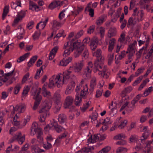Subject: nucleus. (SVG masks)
Segmentation results:
<instances>
[{"mask_svg":"<svg viewBox=\"0 0 153 153\" xmlns=\"http://www.w3.org/2000/svg\"><path fill=\"white\" fill-rule=\"evenodd\" d=\"M84 44L81 42L80 40H77L74 42L73 43V45L71 46L67 49L66 50L64 51L63 54L64 57H67L70 55V52L73 51L74 49L75 50L74 56L75 57H77L79 56L81 53V51L83 50Z\"/></svg>","mask_w":153,"mask_h":153,"instance_id":"nucleus-1","label":"nucleus"},{"mask_svg":"<svg viewBox=\"0 0 153 153\" xmlns=\"http://www.w3.org/2000/svg\"><path fill=\"white\" fill-rule=\"evenodd\" d=\"M30 130L31 134L33 136L37 133V141L40 143L42 142L43 141L42 129L38 127V124L36 122L32 124Z\"/></svg>","mask_w":153,"mask_h":153,"instance_id":"nucleus-2","label":"nucleus"},{"mask_svg":"<svg viewBox=\"0 0 153 153\" xmlns=\"http://www.w3.org/2000/svg\"><path fill=\"white\" fill-rule=\"evenodd\" d=\"M41 90V88H39L38 89L35 90L34 92L32 93L33 98L35 100L33 106L32 108L33 110H35L37 109L42 100V97L40 95Z\"/></svg>","mask_w":153,"mask_h":153,"instance_id":"nucleus-3","label":"nucleus"},{"mask_svg":"<svg viewBox=\"0 0 153 153\" xmlns=\"http://www.w3.org/2000/svg\"><path fill=\"white\" fill-rule=\"evenodd\" d=\"M51 108V105H49L48 104H46L39 111V113L41 114L40 115V117L39 119V121L40 122H44L46 117L48 116L49 115V114L48 110Z\"/></svg>","mask_w":153,"mask_h":153,"instance_id":"nucleus-4","label":"nucleus"},{"mask_svg":"<svg viewBox=\"0 0 153 153\" xmlns=\"http://www.w3.org/2000/svg\"><path fill=\"white\" fill-rule=\"evenodd\" d=\"M61 80L59 75H57L56 76L53 75L49 79V83L48 84V87L51 88H52L54 86V84H56V85L57 86L58 88H59L61 86Z\"/></svg>","mask_w":153,"mask_h":153,"instance_id":"nucleus-5","label":"nucleus"},{"mask_svg":"<svg viewBox=\"0 0 153 153\" xmlns=\"http://www.w3.org/2000/svg\"><path fill=\"white\" fill-rule=\"evenodd\" d=\"M61 80L59 75H57L56 76L53 75L49 79V83L48 84V87L51 88H52L54 86V84H56V85L57 86L58 88H59L61 86Z\"/></svg>","mask_w":153,"mask_h":153,"instance_id":"nucleus-6","label":"nucleus"},{"mask_svg":"<svg viewBox=\"0 0 153 153\" xmlns=\"http://www.w3.org/2000/svg\"><path fill=\"white\" fill-rule=\"evenodd\" d=\"M142 96V95L141 94H138L136 97H135L131 101V104L129 105L128 106V109H126V111L129 113L132 111L133 109L135 108V104L137 102L138 100L140 99Z\"/></svg>","mask_w":153,"mask_h":153,"instance_id":"nucleus-7","label":"nucleus"},{"mask_svg":"<svg viewBox=\"0 0 153 153\" xmlns=\"http://www.w3.org/2000/svg\"><path fill=\"white\" fill-rule=\"evenodd\" d=\"M52 126L54 127L55 129L58 133H60L62 131L63 129H65L61 126L58 125L56 122H54L52 123L51 124L47 125L45 127V129H50Z\"/></svg>","mask_w":153,"mask_h":153,"instance_id":"nucleus-8","label":"nucleus"},{"mask_svg":"<svg viewBox=\"0 0 153 153\" xmlns=\"http://www.w3.org/2000/svg\"><path fill=\"white\" fill-rule=\"evenodd\" d=\"M73 76V77H75L74 75L71 74V71H65L63 73V84H66L68 82L69 79L71 77V76Z\"/></svg>","mask_w":153,"mask_h":153,"instance_id":"nucleus-9","label":"nucleus"},{"mask_svg":"<svg viewBox=\"0 0 153 153\" xmlns=\"http://www.w3.org/2000/svg\"><path fill=\"white\" fill-rule=\"evenodd\" d=\"M84 65V62L83 61H82L76 63L72 68L75 72L78 73L81 71Z\"/></svg>","mask_w":153,"mask_h":153,"instance_id":"nucleus-10","label":"nucleus"},{"mask_svg":"<svg viewBox=\"0 0 153 153\" xmlns=\"http://www.w3.org/2000/svg\"><path fill=\"white\" fill-rule=\"evenodd\" d=\"M68 132L66 131H65L62 134H60L58 136V138L56 140L55 142H53V143L54 145L56 146L59 145L62 139L65 138L67 136Z\"/></svg>","mask_w":153,"mask_h":153,"instance_id":"nucleus-11","label":"nucleus"},{"mask_svg":"<svg viewBox=\"0 0 153 153\" xmlns=\"http://www.w3.org/2000/svg\"><path fill=\"white\" fill-rule=\"evenodd\" d=\"M16 141H18L19 143L20 144H22L25 140V135H22V133L21 132H18L15 135Z\"/></svg>","mask_w":153,"mask_h":153,"instance_id":"nucleus-12","label":"nucleus"},{"mask_svg":"<svg viewBox=\"0 0 153 153\" xmlns=\"http://www.w3.org/2000/svg\"><path fill=\"white\" fill-rule=\"evenodd\" d=\"M74 101V99L71 96L67 97L64 102V107L66 108L71 106Z\"/></svg>","mask_w":153,"mask_h":153,"instance_id":"nucleus-13","label":"nucleus"},{"mask_svg":"<svg viewBox=\"0 0 153 153\" xmlns=\"http://www.w3.org/2000/svg\"><path fill=\"white\" fill-rule=\"evenodd\" d=\"M47 144H43V146L44 148L46 149H49L52 148V145L51 143L53 140V139L51 135L47 137L46 138Z\"/></svg>","mask_w":153,"mask_h":153,"instance_id":"nucleus-14","label":"nucleus"},{"mask_svg":"<svg viewBox=\"0 0 153 153\" xmlns=\"http://www.w3.org/2000/svg\"><path fill=\"white\" fill-rule=\"evenodd\" d=\"M107 17V15L105 14L101 16L97 19L96 24L98 26L101 25L106 20Z\"/></svg>","mask_w":153,"mask_h":153,"instance_id":"nucleus-15","label":"nucleus"},{"mask_svg":"<svg viewBox=\"0 0 153 153\" xmlns=\"http://www.w3.org/2000/svg\"><path fill=\"white\" fill-rule=\"evenodd\" d=\"M117 34V29L114 27H111L109 29L108 33V37L110 38L115 36Z\"/></svg>","mask_w":153,"mask_h":153,"instance_id":"nucleus-16","label":"nucleus"},{"mask_svg":"<svg viewBox=\"0 0 153 153\" xmlns=\"http://www.w3.org/2000/svg\"><path fill=\"white\" fill-rule=\"evenodd\" d=\"M75 85V82L73 81H71L70 84L68 86V88L65 91V93L66 94H69L71 93V91L74 89Z\"/></svg>","mask_w":153,"mask_h":153,"instance_id":"nucleus-17","label":"nucleus"},{"mask_svg":"<svg viewBox=\"0 0 153 153\" xmlns=\"http://www.w3.org/2000/svg\"><path fill=\"white\" fill-rule=\"evenodd\" d=\"M58 121L60 124L65 122L67 120V117L66 115L62 113L59 114L58 116Z\"/></svg>","mask_w":153,"mask_h":153,"instance_id":"nucleus-18","label":"nucleus"},{"mask_svg":"<svg viewBox=\"0 0 153 153\" xmlns=\"http://www.w3.org/2000/svg\"><path fill=\"white\" fill-rule=\"evenodd\" d=\"M31 150L33 153H36L44 152L43 149H40L38 147V145H33L31 146Z\"/></svg>","mask_w":153,"mask_h":153,"instance_id":"nucleus-19","label":"nucleus"},{"mask_svg":"<svg viewBox=\"0 0 153 153\" xmlns=\"http://www.w3.org/2000/svg\"><path fill=\"white\" fill-rule=\"evenodd\" d=\"M71 57L67 58L66 57H64L63 59L60 62V65L63 66H66L72 60Z\"/></svg>","mask_w":153,"mask_h":153,"instance_id":"nucleus-20","label":"nucleus"},{"mask_svg":"<svg viewBox=\"0 0 153 153\" xmlns=\"http://www.w3.org/2000/svg\"><path fill=\"white\" fill-rule=\"evenodd\" d=\"M92 70V68H90L87 67L84 69V73L83 74V76H85L86 78L85 79H87L88 78H90L91 76V73Z\"/></svg>","mask_w":153,"mask_h":153,"instance_id":"nucleus-21","label":"nucleus"},{"mask_svg":"<svg viewBox=\"0 0 153 153\" xmlns=\"http://www.w3.org/2000/svg\"><path fill=\"white\" fill-rule=\"evenodd\" d=\"M42 94L43 96L47 98H49L51 96V93L49 91H48L46 88L42 87Z\"/></svg>","mask_w":153,"mask_h":153,"instance_id":"nucleus-22","label":"nucleus"},{"mask_svg":"<svg viewBox=\"0 0 153 153\" xmlns=\"http://www.w3.org/2000/svg\"><path fill=\"white\" fill-rule=\"evenodd\" d=\"M98 134H95L93 136V137H92V136L91 135L90 137L88 139V141L91 143H94L97 141L99 140V138L98 137Z\"/></svg>","mask_w":153,"mask_h":153,"instance_id":"nucleus-23","label":"nucleus"},{"mask_svg":"<svg viewBox=\"0 0 153 153\" xmlns=\"http://www.w3.org/2000/svg\"><path fill=\"white\" fill-rule=\"evenodd\" d=\"M150 134V133L148 131H146L143 134L141 137V143H144L145 140L147 139Z\"/></svg>","mask_w":153,"mask_h":153,"instance_id":"nucleus-24","label":"nucleus"},{"mask_svg":"<svg viewBox=\"0 0 153 153\" xmlns=\"http://www.w3.org/2000/svg\"><path fill=\"white\" fill-rule=\"evenodd\" d=\"M115 40V39L112 38L109 41L108 50L109 52H111L114 48Z\"/></svg>","mask_w":153,"mask_h":153,"instance_id":"nucleus-25","label":"nucleus"},{"mask_svg":"<svg viewBox=\"0 0 153 153\" xmlns=\"http://www.w3.org/2000/svg\"><path fill=\"white\" fill-rule=\"evenodd\" d=\"M137 21L135 20V19H133V17H131L128 20L127 23V27H129L130 26H134L136 24Z\"/></svg>","mask_w":153,"mask_h":153,"instance_id":"nucleus-26","label":"nucleus"},{"mask_svg":"<svg viewBox=\"0 0 153 153\" xmlns=\"http://www.w3.org/2000/svg\"><path fill=\"white\" fill-rule=\"evenodd\" d=\"M61 104L59 101L56 102L55 104L54 113H57L60 111Z\"/></svg>","mask_w":153,"mask_h":153,"instance_id":"nucleus-27","label":"nucleus"},{"mask_svg":"<svg viewBox=\"0 0 153 153\" xmlns=\"http://www.w3.org/2000/svg\"><path fill=\"white\" fill-rule=\"evenodd\" d=\"M28 148V145L26 144L22 148L21 150L19 153H30V152L27 150Z\"/></svg>","mask_w":153,"mask_h":153,"instance_id":"nucleus-28","label":"nucleus"},{"mask_svg":"<svg viewBox=\"0 0 153 153\" xmlns=\"http://www.w3.org/2000/svg\"><path fill=\"white\" fill-rule=\"evenodd\" d=\"M37 58L38 56L37 55L33 56L28 62L27 64L28 66L29 67L31 66L37 60Z\"/></svg>","mask_w":153,"mask_h":153,"instance_id":"nucleus-29","label":"nucleus"},{"mask_svg":"<svg viewBox=\"0 0 153 153\" xmlns=\"http://www.w3.org/2000/svg\"><path fill=\"white\" fill-rule=\"evenodd\" d=\"M75 104L76 106H79L81 103L82 98L79 97V94H76L75 100Z\"/></svg>","mask_w":153,"mask_h":153,"instance_id":"nucleus-30","label":"nucleus"},{"mask_svg":"<svg viewBox=\"0 0 153 153\" xmlns=\"http://www.w3.org/2000/svg\"><path fill=\"white\" fill-rule=\"evenodd\" d=\"M30 53H27L25 54L24 55L20 56L17 61L18 62H20L24 60L25 59L27 58L29 55Z\"/></svg>","mask_w":153,"mask_h":153,"instance_id":"nucleus-31","label":"nucleus"},{"mask_svg":"<svg viewBox=\"0 0 153 153\" xmlns=\"http://www.w3.org/2000/svg\"><path fill=\"white\" fill-rule=\"evenodd\" d=\"M9 11V7L8 6H5L3 9V11L2 13V19L4 20L5 17L7 15Z\"/></svg>","mask_w":153,"mask_h":153,"instance_id":"nucleus-32","label":"nucleus"},{"mask_svg":"<svg viewBox=\"0 0 153 153\" xmlns=\"http://www.w3.org/2000/svg\"><path fill=\"white\" fill-rule=\"evenodd\" d=\"M96 29L97 31H98V30H99V33L100 34V36L101 38L103 37L105 35V28L102 27H101L99 28L98 27H97Z\"/></svg>","mask_w":153,"mask_h":153,"instance_id":"nucleus-33","label":"nucleus"},{"mask_svg":"<svg viewBox=\"0 0 153 153\" xmlns=\"http://www.w3.org/2000/svg\"><path fill=\"white\" fill-rule=\"evenodd\" d=\"M83 51V52L82 54V59H86L88 58V57L89 55V53L88 50L86 49H85L84 50V48L83 50L81 51L82 52V51ZM82 53V52H81ZM81 53L80 54H81Z\"/></svg>","mask_w":153,"mask_h":153,"instance_id":"nucleus-34","label":"nucleus"},{"mask_svg":"<svg viewBox=\"0 0 153 153\" xmlns=\"http://www.w3.org/2000/svg\"><path fill=\"white\" fill-rule=\"evenodd\" d=\"M58 3V1L51 2L49 5V8L52 10L53 9L59 6V4Z\"/></svg>","mask_w":153,"mask_h":153,"instance_id":"nucleus-35","label":"nucleus"},{"mask_svg":"<svg viewBox=\"0 0 153 153\" xmlns=\"http://www.w3.org/2000/svg\"><path fill=\"white\" fill-rule=\"evenodd\" d=\"M132 89V88L131 86H128L122 91V94H123L126 95V94L130 93Z\"/></svg>","mask_w":153,"mask_h":153,"instance_id":"nucleus-36","label":"nucleus"},{"mask_svg":"<svg viewBox=\"0 0 153 153\" xmlns=\"http://www.w3.org/2000/svg\"><path fill=\"white\" fill-rule=\"evenodd\" d=\"M91 103V101H88V102L85 103V104L83 105L82 107L80 108L81 111L82 112H85L89 107Z\"/></svg>","mask_w":153,"mask_h":153,"instance_id":"nucleus-37","label":"nucleus"},{"mask_svg":"<svg viewBox=\"0 0 153 153\" xmlns=\"http://www.w3.org/2000/svg\"><path fill=\"white\" fill-rule=\"evenodd\" d=\"M96 79L95 78H93L91 80L90 84V87L91 88L90 90L92 92L93 91L94 87L96 85Z\"/></svg>","mask_w":153,"mask_h":153,"instance_id":"nucleus-38","label":"nucleus"},{"mask_svg":"<svg viewBox=\"0 0 153 153\" xmlns=\"http://www.w3.org/2000/svg\"><path fill=\"white\" fill-rule=\"evenodd\" d=\"M94 147L93 146H90L89 147H85L82 148L84 153H92L91 151L94 149Z\"/></svg>","mask_w":153,"mask_h":153,"instance_id":"nucleus-39","label":"nucleus"},{"mask_svg":"<svg viewBox=\"0 0 153 153\" xmlns=\"http://www.w3.org/2000/svg\"><path fill=\"white\" fill-rule=\"evenodd\" d=\"M111 149L110 146H107L103 148L98 153H107Z\"/></svg>","mask_w":153,"mask_h":153,"instance_id":"nucleus-40","label":"nucleus"},{"mask_svg":"<svg viewBox=\"0 0 153 153\" xmlns=\"http://www.w3.org/2000/svg\"><path fill=\"white\" fill-rule=\"evenodd\" d=\"M111 149L110 146H107L103 148L98 153H107Z\"/></svg>","mask_w":153,"mask_h":153,"instance_id":"nucleus-41","label":"nucleus"},{"mask_svg":"<svg viewBox=\"0 0 153 153\" xmlns=\"http://www.w3.org/2000/svg\"><path fill=\"white\" fill-rule=\"evenodd\" d=\"M99 63L98 61L95 60L94 63L93 71L95 73H96L99 71Z\"/></svg>","mask_w":153,"mask_h":153,"instance_id":"nucleus-42","label":"nucleus"},{"mask_svg":"<svg viewBox=\"0 0 153 153\" xmlns=\"http://www.w3.org/2000/svg\"><path fill=\"white\" fill-rule=\"evenodd\" d=\"M126 137L124 134L122 133L114 136L113 138L115 140H122V139H125Z\"/></svg>","mask_w":153,"mask_h":153,"instance_id":"nucleus-43","label":"nucleus"},{"mask_svg":"<svg viewBox=\"0 0 153 153\" xmlns=\"http://www.w3.org/2000/svg\"><path fill=\"white\" fill-rule=\"evenodd\" d=\"M97 44L96 41L93 40L91 41L90 46L91 50L94 51L96 48Z\"/></svg>","mask_w":153,"mask_h":153,"instance_id":"nucleus-44","label":"nucleus"},{"mask_svg":"<svg viewBox=\"0 0 153 153\" xmlns=\"http://www.w3.org/2000/svg\"><path fill=\"white\" fill-rule=\"evenodd\" d=\"M114 104H115V105L111 109V111H110L109 113L110 115L112 116H114L117 112V110L116 108L117 105L116 102H115L114 103Z\"/></svg>","mask_w":153,"mask_h":153,"instance_id":"nucleus-45","label":"nucleus"},{"mask_svg":"<svg viewBox=\"0 0 153 153\" xmlns=\"http://www.w3.org/2000/svg\"><path fill=\"white\" fill-rule=\"evenodd\" d=\"M30 89V87L27 86L26 87H25L22 94V97H24L27 94Z\"/></svg>","mask_w":153,"mask_h":153,"instance_id":"nucleus-46","label":"nucleus"},{"mask_svg":"<svg viewBox=\"0 0 153 153\" xmlns=\"http://www.w3.org/2000/svg\"><path fill=\"white\" fill-rule=\"evenodd\" d=\"M89 8L90 7L88 5L85 8V11L88 10L89 12V15L91 17H93L94 16V10L91 8Z\"/></svg>","mask_w":153,"mask_h":153,"instance_id":"nucleus-47","label":"nucleus"},{"mask_svg":"<svg viewBox=\"0 0 153 153\" xmlns=\"http://www.w3.org/2000/svg\"><path fill=\"white\" fill-rule=\"evenodd\" d=\"M14 69L11 72L8 73L7 74H4V76L3 77V79H4V82H6L8 79V77H9L10 76H11L14 72Z\"/></svg>","mask_w":153,"mask_h":153,"instance_id":"nucleus-48","label":"nucleus"},{"mask_svg":"<svg viewBox=\"0 0 153 153\" xmlns=\"http://www.w3.org/2000/svg\"><path fill=\"white\" fill-rule=\"evenodd\" d=\"M86 90L85 91L84 89H83L82 90L81 92V93L80 94V97L81 98H83L84 99H85L86 98V92H87V91H88V88H87V85H86Z\"/></svg>","mask_w":153,"mask_h":153,"instance_id":"nucleus-49","label":"nucleus"},{"mask_svg":"<svg viewBox=\"0 0 153 153\" xmlns=\"http://www.w3.org/2000/svg\"><path fill=\"white\" fill-rule=\"evenodd\" d=\"M114 56V53H110L108 55V63L109 65H111L113 61Z\"/></svg>","mask_w":153,"mask_h":153,"instance_id":"nucleus-50","label":"nucleus"},{"mask_svg":"<svg viewBox=\"0 0 153 153\" xmlns=\"http://www.w3.org/2000/svg\"><path fill=\"white\" fill-rule=\"evenodd\" d=\"M149 81V80L148 79H146L145 80H143L142 83L139 87L138 90L139 91L141 90V89L146 85L147 82H148Z\"/></svg>","mask_w":153,"mask_h":153,"instance_id":"nucleus-51","label":"nucleus"},{"mask_svg":"<svg viewBox=\"0 0 153 153\" xmlns=\"http://www.w3.org/2000/svg\"><path fill=\"white\" fill-rule=\"evenodd\" d=\"M128 150L126 148H124L123 147H119L116 150L117 153H120L121 152H125Z\"/></svg>","mask_w":153,"mask_h":153,"instance_id":"nucleus-52","label":"nucleus"},{"mask_svg":"<svg viewBox=\"0 0 153 153\" xmlns=\"http://www.w3.org/2000/svg\"><path fill=\"white\" fill-rule=\"evenodd\" d=\"M143 77V76H141L138 77L137 79L134 82L133 85L134 86L137 85L142 80Z\"/></svg>","mask_w":153,"mask_h":153,"instance_id":"nucleus-53","label":"nucleus"},{"mask_svg":"<svg viewBox=\"0 0 153 153\" xmlns=\"http://www.w3.org/2000/svg\"><path fill=\"white\" fill-rule=\"evenodd\" d=\"M53 25L52 27H61L64 24V23H62L56 20H54L53 21Z\"/></svg>","mask_w":153,"mask_h":153,"instance_id":"nucleus-54","label":"nucleus"},{"mask_svg":"<svg viewBox=\"0 0 153 153\" xmlns=\"http://www.w3.org/2000/svg\"><path fill=\"white\" fill-rule=\"evenodd\" d=\"M137 136L134 134L131 135L129 138V140L131 142L137 141Z\"/></svg>","mask_w":153,"mask_h":153,"instance_id":"nucleus-55","label":"nucleus"},{"mask_svg":"<svg viewBox=\"0 0 153 153\" xmlns=\"http://www.w3.org/2000/svg\"><path fill=\"white\" fill-rule=\"evenodd\" d=\"M21 88V85L20 84H17L14 88V93L15 94H18L20 89Z\"/></svg>","mask_w":153,"mask_h":153,"instance_id":"nucleus-56","label":"nucleus"},{"mask_svg":"<svg viewBox=\"0 0 153 153\" xmlns=\"http://www.w3.org/2000/svg\"><path fill=\"white\" fill-rule=\"evenodd\" d=\"M95 28V25H92L90 26L87 31V33L90 34L93 33L94 31Z\"/></svg>","mask_w":153,"mask_h":153,"instance_id":"nucleus-57","label":"nucleus"},{"mask_svg":"<svg viewBox=\"0 0 153 153\" xmlns=\"http://www.w3.org/2000/svg\"><path fill=\"white\" fill-rule=\"evenodd\" d=\"M84 31L83 30H81L79 31L75 35V37L76 39H78L83 34Z\"/></svg>","mask_w":153,"mask_h":153,"instance_id":"nucleus-58","label":"nucleus"},{"mask_svg":"<svg viewBox=\"0 0 153 153\" xmlns=\"http://www.w3.org/2000/svg\"><path fill=\"white\" fill-rule=\"evenodd\" d=\"M40 34V31H36L34 34L33 36V39L35 40L38 39Z\"/></svg>","mask_w":153,"mask_h":153,"instance_id":"nucleus-59","label":"nucleus"},{"mask_svg":"<svg viewBox=\"0 0 153 153\" xmlns=\"http://www.w3.org/2000/svg\"><path fill=\"white\" fill-rule=\"evenodd\" d=\"M128 50V51L129 52H131L133 53H134L135 51L134 48V45L132 44L130 45L129 46Z\"/></svg>","mask_w":153,"mask_h":153,"instance_id":"nucleus-60","label":"nucleus"},{"mask_svg":"<svg viewBox=\"0 0 153 153\" xmlns=\"http://www.w3.org/2000/svg\"><path fill=\"white\" fill-rule=\"evenodd\" d=\"M125 32H122L120 35V37L119 39V41L120 42H123L125 40Z\"/></svg>","mask_w":153,"mask_h":153,"instance_id":"nucleus-61","label":"nucleus"},{"mask_svg":"<svg viewBox=\"0 0 153 153\" xmlns=\"http://www.w3.org/2000/svg\"><path fill=\"white\" fill-rule=\"evenodd\" d=\"M29 7L32 6V7H34L36 10V9H39V6H38L34 2L31 1H30L29 2Z\"/></svg>","mask_w":153,"mask_h":153,"instance_id":"nucleus-62","label":"nucleus"},{"mask_svg":"<svg viewBox=\"0 0 153 153\" xmlns=\"http://www.w3.org/2000/svg\"><path fill=\"white\" fill-rule=\"evenodd\" d=\"M153 87L151 86L148 88V89H146L144 91L143 94H146L145 97L147 96L151 91L152 90Z\"/></svg>","mask_w":153,"mask_h":153,"instance_id":"nucleus-63","label":"nucleus"},{"mask_svg":"<svg viewBox=\"0 0 153 153\" xmlns=\"http://www.w3.org/2000/svg\"><path fill=\"white\" fill-rule=\"evenodd\" d=\"M144 70V68L142 67L140 68L137 70V71L136 72L135 74V76H137L139 75L140 74H141L143 72V71Z\"/></svg>","mask_w":153,"mask_h":153,"instance_id":"nucleus-64","label":"nucleus"}]
</instances>
